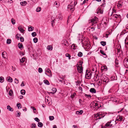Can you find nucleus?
I'll return each instance as SVG.
<instances>
[{
	"label": "nucleus",
	"instance_id": "1",
	"mask_svg": "<svg viewBox=\"0 0 128 128\" xmlns=\"http://www.w3.org/2000/svg\"><path fill=\"white\" fill-rule=\"evenodd\" d=\"M117 122H116V121L113 120L112 121H110V122H108L105 124L104 126L105 128H107L108 127H111L113 125H116Z\"/></svg>",
	"mask_w": 128,
	"mask_h": 128
},
{
	"label": "nucleus",
	"instance_id": "2",
	"mask_svg": "<svg viewBox=\"0 0 128 128\" xmlns=\"http://www.w3.org/2000/svg\"><path fill=\"white\" fill-rule=\"evenodd\" d=\"M98 21V18L95 17L90 20V22L92 23V25L94 26H96V24Z\"/></svg>",
	"mask_w": 128,
	"mask_h": 128
},
{
	"label": "nucleus",
	"instance_id": "3",
	"mask_svg": "<svg viewBox=\"0 0 128 128\" xmlns=\"http://www.w3.org/2000/svg\"><path fill=\"white\" fill-rule=\"evenodd\" d=\"M45 74L50 77H51L52 74L51 73V71L48 68H46L45 69Z\"/></svg>",
	"mask_w": 128,
	"mask_h": 128
},
{
	"label": "nucleus",
	"instance_id": "4",
	"mask_svg": "<svg viewBox=\"0 0 128 128\" xmlns=\"http://www.w3.org/2000/svg\"><path fill=\"white\" fill-rule=\"evenodd\" d=\"M100 112L97 113L96 114H95L94 115V119L96 120L98 119H99L101 118V117L100 116Z\"/></svg>",
	"mask_w": 128,
	"mask_h": 128
},
{
	"label": "nucleus",
	"instance_id": "5",
	"mask_svg": "<svg viewBox=\"0 0 128 128\" xmlns=\"http://www.w3.org/2000/svg\"><path fill=\"white\" fill-rule=\"evenodd\" d=\"M122 116H119L117 117L115 121H116V122L117 121H122Z\"/></svg>",
	"mask_w": 128,
	"mask_h": 128
},
{
	"label": "nucleus",
	"instance_id": "6",
	"mask_svg": "<svg viewBox=\"0 0 128 128\" xmlns=\"http://www.w3.org/2000/svg\"><path fill=\"white\" fill-rule=\"evenodd\" d=\"M124 62L125 67L126 68H128V60H124Z\"/></svg>",
	"mask_w": 128,
	"mask_h": 128
},
{
	"label": "nucleus",
	"instance_id": "7",
	"mask_svg": "<svg viewBox=\"0 0 128 128\" xmlns=\"http://www.w3.org/2000/svg\"><path fill=\"white\" fill-rule=\"evenodd\" d=\"M54 6L58 8L60 6V3L58 1L55 2L54 3Z\"/></svg>",
	"mask_w": 128,
	"mask_h": 128
},
{
	"label": "nucleus",
	"instance_id": "8",
	"mask_svg": "<svg viewBox=\"0 0 128 128\" xmlns=\"http://www.w3.org/2000/svg\"><path fill=\"white\" fill-rule=\"evenodd\" d=\"M88 71L87 70H86V76H87L89 78H90L92 76V74H91V72H88V73L87 72V71Z\"/></svg>",
	"mask_w": 128,
	"mask_h": 128
},
{
	"label": "nucleus",
	"instance_id": "9",
	"mask_svg": "<svg viewBox=\"0 0 128 128\" xmlns=\"http://www.w3.org/2000/svg\"><path fill=\"white\" fill-rule=\"evenodd\" d=\"M78 72L80 73H82L83 72V68L82 67H79V68H77Z\"/></svg>",
	"mask_w": 128,
	"mask_h": 128
},
{
	"label": "nucleus",
	"instance_id": "10",
	"mask_svg": "<svg viewBox=\"0 0 128 128\" xmlns=\"http://www.w3.org/2000/svg\"><path fill=\"white\" fill-rule=\"evenodd\" d=\"M36 0H28V2L30 5H32L36 2Z\"/></svg>",
	"mask_w": 128,
	"mask_h": 128
},
{
	"label": "nucleus",
	"instance_id": "11",
	"mask_svg": "<svg viewBox=\"0 0 128 128\" xmlns=\"http://www.w3.org/2000/svg\"><path fill=\"white\" fill-rule=\"evenodd\" d=\"M83 38L82 37H82L79 38H78L79 42L80 43H82V44H84V40H83Z\"/></svg>",
	"mask_w": 128,
	"mask_h": 128
},
{
	"label": "nucleus",
	"instance_id": "12",
	"mask_svg": "<svg viewBox=\"0 0 128 128\" xmlns=\"http://www.w3.org/2000/svg\"><path fill=\"white\" fill-rule=\"evenodd\" d=\"M7 53L6 52H4L2 53V55L3 58H5L7 56Z\"/></svg>",
	"mask_w": 128,
	"mask_h": 128
},
{
	"label": "nucleus",
	"instance_id": "13",
	"mask_svg": "<svg viewBox=\"0 0 128 128\" xmlns=\"http://www.w3.org/2000/svg\"><path fill=\"white\" fill-rule=\"evenodd\" d=\"M90 92L92 93H95L96 92V91L95 89L94 88H91L90 90Z\"/></svg>",
	"mask_w": 128,
	"mask_h": 128
},
{
	"label": "nucleus",
	"instance_id": "14",
	"mask_svg": "<svg viewBox=\"0 0 128 128\" xmlns=\"http://www.w3.org/2000/svg\"><path fill=\"white\" fill-rule=\"evenodd\" d=\"M74 6L72 5V6L68 5V8L70 9L71 11H73L74 10Z\"/></svg>",
	"mask_w": 128,
	"mask_h": 128
},
{
	"label": "nucleus",
	"instance_id": "15",
	"mask_svg": "<svg viewBox=\"0 0 128 128\" xmlns=\"http://www.w3.org/2000/svg\"><path fill=\"white\" fill-rule=\"evenodd\" d=\"M8 81L10 82H12V78L10 76L8 77L7 78Z\"/></svg>",
	"mask_w": 128,
	"mask_h": 128
},
{
	"label": "nucleus",
	"instance_id": "16",
	"mask_svg": "<svg viewBox=\"0 0 128 128\" xmlns=\"http://www.w3.org/2000/svg\"><path fill=\"white\" fill-rule=\"evenodd\" d=\"M18 29L21 32L23 33L24 30L22 28L21 26H19L18 27Z\"/></svg>",
	"mask_w": 128,
	"mask_h": 128
},
{
	"label": "nucleus",
	"instance_id": "17",
	"mask_svg": "<svg viewBox=\"0 0 128 128\" xmlns=\"http://www.w3.org/2000/svg\"><path fill=\"white\" fill-rule=\"evenodd\" d=\"M21 5L22 6H25L27 4V2L26 1H24L22 2H20Z\"/></svg>",
	"mask_w": 128,
	"mask_h": 128
},
{
	"label": "nucleus",
	"instance_id": "18",
	"mask_svg": "<svg viewBox=\"0 0 128 128\" xmlns=\"http://www.w3.org/2000/svg\"><path fill=\"white\" fill-rule=\"evenodd\" d=\"M7 109H8V110L12 112L13 110L12 108H11L10 106L8 105L7 106Z\"/></svg>",
	"mask_w": 128,
	"mask_h": 128
},
{
	"label": "nucleus",
	"instance_id": "19",
	"mask_svg": "<svg viewBox=\"0 0 128 128\" xmlns=\"http://www.w3.org/2000/svg\"><path fill=\"white\" fill-rule=\"evenodd\" d=\"M57 17L60 20H62V16L60 14H58L57 16Z\"/></svg>",
	"mask_w": 128,
	"mask_h": 128
},
{
	"label": "nucleus",
	"instance_id": "20",
	"mask_svg": "<svg viewBox=\"0 0 128 128\" xmlns=\"http://www.w3.org/2000/svg\"><path fill=\"white\" fill-rule=\"evenodd\" d=\"M102 69L104 71H106L107 70V67L106 66H102Z\"/></svg>",
	"mask_w": 128,
	"mask_h": 128
},
{
	"label": "nucleus",
	"instance_id": "21",
	"mask_svg": "<svg viewBox=\"0 0 128 128\" xmlns=\"http://www.w3.org/2000/svg\"><path fill=\"white\" fill-rule=\"evenodd\" d=\"M25 58L24 57H23L20 60V62L21 63H23L25 61Z\"/></svg>",
	"mask_w": 128,
	"mask_h": 128
},
{
	"label": "nucleus",
	"instance_id": "22",
	"mask_svg": "<svg viewBox=\"0 0 128 128\" xmlns=\"http://www.w3.org/2000/svg\"><path fill=\"white\" fill-rule=\"evenodd\" d=\"M47 48L48 50H52V47L51 45H48L47 46Z\"/></svg>",
	"mask_w": 128,
	"mask_h": 128
},
{
	"label": "nucleus",
	"instance_id": "23",
	"mask_svg": "<svg viewBox=\"0 0 128 128\" xmlns=\"http://www.w3.org/2000/svg\"><path fill=\"white\" fill-rule=\"evenodd\" d=\"M83 112V111L82 110H80L77 111L76 112V113L77 114L80 115L82 114Z\"/></svg>",
	"mask_w": 128,
	"mask_h": 128
},
{
	"label": "nucleus",
	"instance_id": "24",
	"mask_svg": "<svg viewBox=\"0 0 128 128\" xmlns=\"http://www.w3.org/2000/svg\"><path fill=\"white\" fill-rule=\"evenodd\" d=\"M4 81V78L2 76H0V82L1 83H3Z\"/></svg>",
	"mask_w": 128,
	"mask_h": 128
},
{
	"label": "nucleus",
	"instance_id": "25",
	"mask_svg": "<svg viewBox=\"0 0 128 128\" xmlns=\"http://www.w3.org/2000/svg\"><path fill=\"white\" fill-rule=\"evenodd\" d=\"M18 46L19 48H21L23 47V46L22 43H19L18 44Z\"/></svg>",
	"mask_w": 128,
	"mask_h": 128
},
{
	"label": "nucleus",
	"instance_id": "26",
	"mask_svg": "<svg viewBox=\"0 0 128 128\" xmlns=\"http://www.w3.org/2000/svg\"><path fill=\"white\" fill-rule=\"evenodd\" d=\"M34 30V28L33 27L32 28V26H29L28 27V31H32Z\"/></svg>",
	"mask_w": 128,
	"mask_h": 128
},
{
	"label": "nucleus",
	"instance_id": "27",
	"mask_svg": "<svg viewBox=\"0 0 128 128\" xmlns=\"http://www.w3.org/2000/svg\"><path fill=\"white\" fill-rule=\"evenodd\" d=\"M101 44L103 46H104L106 44V42L104 41H101L100 42Z\"/></svg>",
	"mask_w": 128,
	"mask_h": 128
},
{
	"label": "nucleus",
	"instance_id": "28",
	"mask_svg": "<svg viewBox=\"0 0 128 128\" xmlns=\"http://www.w3.org/2000/svg\"><path fill=\"white\" fill-rule=\"evenodd\" d=\"M38 125L39 127H42L43 126V124L42 122H39L38 123Z\"/></svg>",
	"mask_w": 128,
	"mask_h": 128
},
{
	"label": "nucleus",
	"instance_id": "29",
	"mask_svg": "<svg viewBox=\"0 0 128 128\" xmlns=\"http://www.w3.org/2000/svg\"><path fill=\"white\" fill-rule=\"evenodd\" d=\"M44 82L45 84H46L47 85H49V82L48 81V80H44Z\"/></svg>",
	"mask_w": 128,
	"mask_h": 128
},
{
	"label": "nucleus",
	"instance_id": "30",
	"mask_svg": "<svg viewBox=\"0 0 128 128\" xmlns=\"http://www.w3.org/2000/svg\"><path fill=\"white\" fill-rule=\"evenodd\" d=\"M100 53L102 54L104 56H106V54L104 52V51L102 50H100Z\"/></svg>",
	"mask_w": 128,
	"mask_h": 128
},
{
	"label": "nucleus",
	"instance_id": "31",
	"mask_svg": "<svg viewBox=\"0 0 128 128\" xmlns=\"http://www.w3.org/2000/svg\"><path fill=\"white\" fill-rule=\"evenodd\" d=\"M21 94L22 95H24L25 93V91L24 90H22L20 91Z\"/></svg>",
	"mask_w": 128,
	"mask_h": 128
},
{
	"label": "nucleus",
	"instance_id": "32",
	"mask_svg": "<svg viewBox=\"0 0 128 128\" xmlns=\"http://www.w3.org/2000/svg\"><path fill=\"white\" fill-rule=\"evenodd\" d=\"M11 21L12 22V23L13 24H14L16 23V21L15 20L13 19V18H12L11 19Z\"/></svg>",
	"mask_w": 128,
	"mask_h": 128
},
{
	"label": "nucleus",
	"instance_id": "33",
	"mask_svg": "<svg viewBox=\"0 0 128 128\" xmlns=\"http://www.w3.org/2000/svg\"><path fill=\"white\" fill-rule=\"evenodd\" d=\"M128 32V31L126 32V30H124L121 32V34L122 35H123Z\"/></svg>",
	"mask_w": 128,
	"mask_h": 128
},
{
	"label": "nucleus",
	"instance_id": "34",
	"mask_svg": "<svg viewBox=\"0 0 128 128\" xmlns=\"http://www.w3.org/2000/svg\"><path fill=\"white\" fill-rule=\"evenodd\" d=\"M78 55L79 57H82V53L81 52H78Z\"/></svg>",
	"mask_w": 128,
	"mask_h": 128
},
{
	"label": "nucleus",
	"instance_id": "35",
	"mask_svg": "<svg viewBox=\"0 0 128 128\" xmlns=\"http://www.w3.org/2000/svg\"><path fill=\"white\" fill-rule=\"evenodd\" d=\"M52 90L53 92V94H54L56 91V89L55 88H52Z\"/></svg>",
	"mask_w": 128,
	"mask_h": 128
},
{
	"label": "nucleus",
	"instance_id": "36",
	"mask_svg": "<svg viewBox=\"0 0 128 128\" xmlns=\"http://www.w3.org/2000/svg\"><path fill=\"white\" fill-rule=\"evenodd\" d=\"M33 41L34 43H36L38 42V39L37 38H34L33 39Z\"/></svg>",
	"mask_w": 128,
	"mask_h": 128
},
{
	"label": "nucleus",
	"instance_id": "37",
	"mask_svg": "<svg viewBox=\"0 0 128 128\" xmlns=\"http://www.w3.org/2000/svg\"><path fill=\"white\" fill-rule=\"evenodd\" d=\"M99 104H98L97 103H95V104L94 105L95 106H98L97 107V109H98L99 108Z\"/></svg>",
	"mask_w": 128,
	"mask_h": 128
},
{
	"label": "nucleus",
	"instance_id": "38",
	"mask_svg": "<svg viewBox=\"0 0 128 128\" xmlns=\"http://www.w3.org/2000/svg\"><path fill=\"white\" fill-rule=\"evenodd\" d=\"M11 42V40L10 39H8L7 40L6 43L8 44H10Z\"/></svg>",
	"mask_w": 128,
	"mask_h": 128
},
{
	"label": "nucleus",
	"instance_id": "39",
	"mask_svg": "<svg viewBox=\"0 0 128 128\" xmlns=\"http://www.w3.org/2000/svg\"><path fill=\"white\" fill-rule=\"evenodd\" d=\"M66 57H67L68 58V59L69 60H70L71 59V58H70L71 56H70V54H66Z\"/></svg>",
	"mask_w": 128,
	"mask_h": 128
},
{
	"label": "nucleus",
	"instance_id": "40",
	"mask_svg": "<svg viewBox=\"0 0 128 128\" xmlns=\"http://www.w3.org/2000/svg\"><path fill=\"white\" fill-rule=\"evenodd\" d=\"M41 8L40 7H38L36 9V11L37 12H39L40 11Z\"/></svg>",
	"mask_w": 128,
	"mask_h": 128
},
{
	"label": "nucleus",
	"instance_id": "41",
	"mask_svg": "<svg viewBox=\"0 0 128 128\" xmlns=\"http://www.w3.org/2000/svg\"><path fill=\"white\" fill-rule=\"evenodd\" d=\"M115 64L116 66H117V65H118V60L117 59H116L115 62Z\"/></svg>",
	"mask_w": 128,
	"mask_h": 128
},
{
	"label": "nucleus",
	"instance_id": "42",
	"mask_svg": "<svg viewBox=\"0 0 128 128\" xmlns=\"http://www.w3.org/2000/svg\"><path fill=\"white\" fill-rule=\"evenodd\" d=\"M21 113L20 112H18L16 114V116L18 117H20V116Z\"/></svg>",
	"mask_w": 128,
	"mask_h": 128
},
{
	"label": "nucleus",
	"instance_id": "43",
	"mask_svg": "<svg viewBox=\"0 0 128 128\" xmlns=\"http://www.w3.org/2000/svg\"><path fill=\"white\" fill-rule=\"evenodd\" d=\"M32 36L35 37L36 36V32H34L32 33Z\"/></svg>",
	"mask_w": 128,
	"mask_h": 128
},
{
	"label": "nucleus",
	"instance_id": "44",
	"mask_svg": "<svg viewBox=\"0 0 128 128\" xmlns=\"http://www.w3.org/2000/svg\"><path fill=\"white\" fill-rule=\"evenodd\" d=\"M21 36V34H16V38L18 40H19L20 37Z\"/></svg>",
	"mask_w": 128,
	"mask_h": 128
},
{
	"label": "nucleus",
	"instance_id": "45",
	"mask_svg": "<svg viewBox=\"0 0 128 128\" xmlns=\"http://www.w3.org/2000/svg\"><path fill=\"white\" fill-rule=\"evenodd\" d=\"M54 119V117L53 116H49V119L50 120H52Z\"/></svg>",
	"mask_w": 128,
	"mask_h": 128
},
{
	"label": "nucleus",
	"instance_id": "46",
	"mask_svg": "<svg viewBox=\"0 0 128 128\" xmlns=\"http://www.w3.org/2000/svg\"><path fill=\"white\" fill-rule=\"evenodd\" d=\"M77 46L75 44H73L72 45V47H73V49L74 50H75L76 49V47Z\"/></svg>",
	"mask_w": 128,
	"mask_h": 128
},
{
	"label": "nucleus",
	"instance_id": "47",
	"mask_svg": "<svg viewBox=\"0 0 128 128\" xmlns=\"http://www.w3.org/2000/svg\"><path fill=\"white\" fill-rule=\"evenodd\" d=\"M95 28L94 27H92L89 29V30L90 31L93 32Z\"/></svg>",
	"mask_w": 128,
	"mask_h": 128
},
{
	"label": "nucleus",
	"instance_id": "48",
	"mask_svg": "<svg viewBox=\"0 0 128 128\" xmlns=\"http://www.w3.org/2000/svg\"><path fill=\"white\" fill-rule=\"evenodd\" d=\"M38 72L40 73H41L42 72V68H40L38 69Z\"/></svg>",
	"mask_w": 128,
	"mask_h": 128
},
{
	"label": "nucleus",
	"instance_id": "49",
	"mask_svg": "<svg viewBox=\"0 0 128 128\" xmlns=\"http://www.w3.org/2000/svg\"><path fill=\"white\" fill-rule=\"evenodd\" d=\"M20 38V41L21 42H23L24 41V39L23 37L21 36Z\"/></svg>",
	"mask_w": 128,
	"mask_h": 128
},
{
	"label": "nucleus",
	"instance_id": "50",
	"mask_svg": "<svg viewBox=\"0 0 128 128\" xmlns=\"http://www.w3.org/2000/svg\"><path fill=\"white\" fill-rule=\"evenodd\" d=\"M21 106V104L20 103H18L17 104L16 106L18 107V109L20 108V107Z\"/></svg>",
	"mask_w": 128,
	"mask_h": 128
},
{
	"label": "nucleus",
	"instance_id": "51",
	"mask_svg": "<svg viewBox=\"0 0 128 128\" xmlns=\"http://www.w3.org/2000/svg\"><path fill=\"white\" fill-rule=\"evenodd\" d=\"M36 125L34 123H32V128H35Z\"/></svg>",
	"mask_w": 128,
	"mask_h": 128
},
{
	"label": "nucleus",
	"instance_id": "52",
	"mask_svg": "<svg viewBox=\"0 0 128 128\" xmlns=\"http://www.w3.org/2000/svg\"><path fill=\"white\" fill-rule=\"evenodd\" d=\"M12 90H10L9 91V94L10 95V96H12Z\"/></svg>",
	"mask_w": 128,
	"mask_h": 128
},
{
	"label": "nucleus",
	"instance_id": "53",
	"mask_svg": "<svg viewBox=\"0 0 128 128\" xmlns=\"http://www.w3.org/2000/svg\"><path fill=\"white\" fill-rule=\"evenodd\" d=\"M34 120H35L37 122H39L40 121V120L38 118H34Z\"/></svg>",
	"mask_w": 128,
	"mask_h": 128
},
{
	"label": "nucleus",
	"instance_id": "54",
	"mask_svg": "<svg viewBox=\"0 0 128 128\" xmlns=\"http://www.w3.org/2000/svg\"><path fill=\"white\" fill-rule=\"evenodd\" d=\"M84 96H85L87 98L90 97V98H91V95H87L86 94H85L84 95Z\"/></svg>",
	"mask_w": 128,
	"mask_h": 128
},
{
	"label": "nucleus",
	"instance_id": "55",
	"mask_svg": "<svg viewBox=\"0 0 128 128\" xmlns=\"http://www.w3.org/2000/svg\"><path fill=\"white\" fill-rule=\"evenodd\" d=\"M25 82L24 81H22V84H21V86H23L25 85Z\"/></svg>",
	"mask_w": 128,
	"mask_h": 128
},
{
	"label": "nucleus",
	"instance_id": "56",
	"mask_svg": "<svg viewBox=\"0 0 128 128\" xmlns=\"http://www.w3.org/2000/svg\"><path fill=\"white\" fill-rule=\"evenodd\" d=\"M15 82L16 83L18 84V80L16 78L15 80Z\"/></svg>",
	"mask_w": 128,
	"mask_h": 128
},
{
	"label": "nucleus",
	"instance_id": "57",
	"mask_svg": "<svg viewBox=\"0 0 128 128\" xmlns=\"http://www.w3.org/2000/svg\"><path fill=\"white\" fill-rule=\"evenodd\" d=\"M76 95V93H74L71 96V97L72 98H73L74 96H75Z\"/></svg>",
	"mask_w": 128,
	"mask_h": 128
},
{
	"label": "nucleus",
	"instance_id": "58",
	"mask_svg": "<svg viewBox=\"0 0 128 128\" xmlns=\"http://www.w3.org/2000/svg\"><path fill=\"white\" fill-rule=\"evenodd\" d=\"M83 102L82 100L80 99H79V102L80 104H81L82 105V102Z\"/></svg>",
	"mask_w": 128,
	"mask_h": 128
},
{
	"label": "nucleus",
	"instance_id": "59",
	"mask_svg": "<svg viewBox=\"0 0 128 128\" xmlns=\"http://www.w3.org/2000/svg\"><path fill=\"white\" fill-rule=\"evenodd\" d=\"M100 114H101L100 115V116L101 118L105 116L104 115V114H102V113H101L100 112Z\"/></svg>",
	"mask_w": 128,
	"mask_h": 128
},
{
	"label": "nucleus",
	"instance_id": "60",
	"mask_svg": "<svg viewBox=\"0 0 128 128\" xmlns=\"http://www.w3.org/2000/svg\"><path fill=\"white\" fill-rule=\"evenodd\" d=\"M118 6L121 8L122 6V4H118Z\"/></svg>",
	"mask_w": 128,
	"mask_h": 128
},
{
	"label": "nucleus",
	"instance_id": "61",
	"mask_svg": "<svg viewBox=\"0 0 128 128\" xmlns=\"http://www.w3.org/2000/svg\"><path fill=\"white\" fill-rule=\"evenodd\" d=\"M113 17L114 18H118L117 14H114L113 15Z\"/></svg>",
	"mask_w": 128,
	"mask_h": 128
},
{
	"label": "nucleus",
	"instance_id": "62",
	"mask_svg": "<svg viewBox=\"0 0 128 128\" xmlns=\"http://www.w3.org/2000/svg\"><path fill=\"white\" fill-rule=\"evenodd\" d=\"M31 108L34 111L36 110V109L34 107L32 106L31 107Z\"/></svg>",
	"mask_w": 128,
	"mask_h": 128
},
{
	"label": "nucleus",
	"instance_id": "63",
	"mask_svg": "<svg viewBox=\"0 0 128 128\" xmlns=\"http://www.w3.org/2000/svg\"><path fill=\"white\" fill-rule=\"evenodd\" d=\"M20 97L19 98L20 99H22L23 98V96H20Z\"/></svg>",
	"mask_w": 128,
	"mask_h": 128
},
{
	"label": "nucleus",
	"instance_id": "64",
	"mask_svg": "<svg viewBox=\"0 0 128 128\" xmlns=\"http://www.w3.org/2000/svg\"><path fill=\"white\" fill-rule=\"evenodd\" d=\"M127 40H128V36L127 37H126V39L125 40V43H126V41Z\"/></svg>",
	"mask_w": 128,
	"mask_h": 128
}]
</instances>
